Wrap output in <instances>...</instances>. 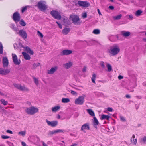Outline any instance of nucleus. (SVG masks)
I'll use <instances>...</instances> for the list:
<instances>
[{"instance_id": "7", "label": "nucleus", "mask_w": 146, "mask_h": 146, "mask_svg": "<svg viewBox=\"0 0 146 146\" xmlns=\"http://www.w3.org/2000/svg\"><path fill=\"white\" fill-rule=\"evenodd\" d=\"M77 3L79 6L83 7H87L90 5L89 3L87 1H80L78 2Z\"/></svg>"}, {"instance_id": "34", "label": "nucleus", "mask_w": 146, "mask_h": 146, "mask_svg": "<svg viewBox=\"0 0 146 146\" xmlns=\"http://www.w3.org/2000/svg\"><path fill=\"white\" fill-rule=\"evenodd\" d=\"M26 133V131H23L19 132L18 133V134L20 136H22L23 137H24Z\"/></svg>"}, {"instance_id": "45", "label": "nucleus", "mask_w": 146, "mask_h": 146, "mask_svg": "<svg viewBox=\"0 0 146 146\" xmlns=\"http://www.w3.org/2000/svg\"><path fill=\"white\" fill-rule=\"evenodd\" d=\"M19 23L23 26H25L26 25V23L23 20H21L20 21Z\"/></svg>"}, {"instance_id": "47", "label": "nucleus", "mask_w": 146, "mask_h": 146, "mask_svg": "<svg viewBox=\"0 0 146 146\" xmlns=\"http://www.w3.org/2000/svg\"><path fill=\"white\" fill-rule=\"evenodd\" d=\"M120 120L123 122H124L126 121V119L124 117L122 116L120 117Z\"/></svg>"}, {"instance_id": "13", "label": "nucleus", "mask_w": 146, "mask_h": 146, "mask_svg": "<svg viewBox=\"0 0 146 146\" xmlns=\"http://www.w3.org/2000/svg\"><path fill=\"white\" fill-rule=\"evenodd\" d=\"M46 121L48 125L52 127H54L56 126L58 124V122L57 121H50L46 119Z\"/></svg>"}, {"instance_id": "32", "label": "nucleus", "mask_w": 146, "mask_h": 146, "mask_svg": "<svg viewBox=\"0 0 146 146\" xmlns=\"http://www.w3.org/2000/svg\"><path fill=\"white\" fill-rule=\"evenodd\" d=\"M141 142L144 144H146V136H145L141 139Z\"/></svg>"}, {"instance_id": "62", "label": "nucleus", "mask_w": 146, "mask_h": 146, "mask_svg": "<svg viewBox=\"0 0 146 146\" xmlns=\"http://www.w3.org/2000/svg\"><path fill=\"white\" fill-rule=\"evenodd\" d=\"M97 11H98V12L99 15H102V14H101V13L100 11V10L98 9H97Z\"/></svg>"}, {"instance_id": "36", "label": "nucleus", "mask_w": 146, "mask_h": 146, "mask_svg": "<svg viewBox=\"0 0 146 146\" xmlns=\"http://www.w3.org/2000/svg\"><path fill=\"white\" fill-rule=\"evenodd\" d=\"M142 13V11L141 10H138L136 11L135 13V15L136 16H140Z\"/></svg>"}, {"instance_id": "8", "label": "nucleus", "mask_w": 146, "mask_h": 146, "mask_svg": "<svg viewBox=\"0 0 146 146\" xmlns=\"http://www.w3.org/2000/svg\"><path fill=\"white\" fill-rule=\"evenodd\" d=\"M13 19L16 23L19 21L20 19V16L19 13L18 12L14 13L13 15Z\"/></svg>"}, {"instance_id": "17", "label": "nucleus", "mask_w": 146, "mask_h": 146, "mask_svg": "<svg viewBox=\"0 0 146 146\" xmlns=\"http://www.w3.org/2000/svg\"><path fill=\"white\" fill-rule=\"evenodd\" d=\"M85 130H90V127L89 125L87 123L84 124L81 127V130L83 131L84 132H85V131H84Z\"/></svg>"}, {"instance_id": "1", "label": "nucleus", "mask_w": 146, "mask_h": 146, "mask_svg": "<svg viewBox=\"0 0 146 146\" xmlns=\"http://www.w3.org/2000/svg\"><path fill=\"white\" fill-rule=\"evenodd\" d=\"M119 46L117 44H115L111 46L108 50V52L111 55L113 56L117 54L120 51Z\"/></svg>"}, {"instance_id": "2", "label": "nucleus", "mask_w": 146, "mask_h": 146, "mask_svg": "<svg viewBox=\"0 0 146 146\" xmlns=\"http://www.w3.org/2000/svg\"><path fill=\"white\" fill-rule=\"evenodd\" d=\"M39 110L36 107L31 106L26 108L25 109V112L28 115H33L38 112Z\"/></svg>"}, {"instance_id": "61", "label": "nucleus", "mask_w": 146, "mask_h": 146, "mask_svg": "<svg viewBox=\"0 0 146 146\" xmlns=\"http://www.w3.org/2000/svg\"><path fill=\"white\" fill-rule=\"evenodd\" d=\"M21 144L23 146H26V143L25 142L23 141L21 142Z\"/></svg>"}, {"instance_id": "64", "label": "nucleus", "mask_w": 146, "mask_h": 146, "mask_svg": "<svg viewBox=\"0 0 146 146\" xmlns=\"http://www.w3.org/2000/svg\"><path fill=\"white\" fill-rule=\"evenodd\" d=\"M77 144L76 143H74L71 145L70 146H76Z\"/></svg>"}, {"instance_id": "54", "label": "nucleus", "mask_w": 146, "mask_h": 146, "mask_svg": "<svg viewBox=\"0 0 146 146\" xmlns=\"http://www.w3.org/2000/svg\"><path fill=\"white\" fill-rule=\"evenodd\" d=\"M56 23L58 24V26L59 27L60 29H62V25L61 24H60L57 21H56Z\"/></svg>"}, {"instance_id": "57", "label": "nucleus", "mask_w": 146, "mask_h": 146, "mask_svg": "<svg viewBox=\"0 0 146 146\" xmlns=\"http://www.w3.org/2000/svg\"><path fill=\"white\" fill-rule=\"evenodd\" d=\"M123 77L122 76L119 75L118 76V78L119 80L121 79H123Z\"/></svg>"}, {"instance_id": "59", "label": "nucleus", "mask_w": 146, "mask_h": 146, "mask_svg": "<svg viewBox=\"0 0 146 146\" xmlns=\"http://www.w3.org/2000/svg\"><path fill=\"white\" fill-rule=\"evenodd\" d=\"M109 8L110 9L112 10L113 9H114V7H113V6H109Z\"/></svg>"}, {"instance_id": "28", "label": "nucleus", "mask_w": 146, "mask_h": 146, "mask_svg": "<svg viewBox=\"0 0 146 146\" xmlns=\"http://www.w3.org/2000/svg\"><path fill=\"white\" fill-rule=\"evenodd\" d=\"M70 31V29L69 28H65L62 30V33L64 35H66Z\"/></svg>"}, {"instance_id": "22", "label": "nucleus", "mask_w": 146, "mask_h": 146, "mask_svg": "<svg viewBox=\"0 0 146 146\" xmlns=\"http://www.w3.org/2000/svg\"><path fill=\"white\" fill-rule=\"evenodd\" d=\"M135 136L134 135H133L132 138L131 139V142L133 145H136L137 143V140L136 139H135Z\"/></svg>"}, {"instance_id": "27", "label": "nucleus", "mask_w": 146, "mask_h": 146, "mask_svg": "<svg viewBox=\"0 0 146 146\" xmlns=\"http://www.w3.org/2000/svg\"><path fill=\"white\" fill-rule=\"evenodd\" d=\"M64 131L61 129H56L51 131L50 134H55L57 133L63 132Z\"/></svg>"}, {"instance_id": "55", "label": "nucleus", "mask_w": 146, "mask_h": 146, "mask_svg": "<svg viewBox=\"0 0 146 146\" xmlns=\"http://www.w3.org/2000/svg\"><path fill=\"white\" fill-rule=\"evenodd\" d=\"M6 132L8 133H9L11 134H12L13 133L12 131L9 130H7L6 131Z\"/></svg>"}, {"instance_id": "12", "label": "nucleus", "mask_w": 146, "mask_h": 146, "mask_svg": "<svg viewBox=\"0 0 146 146\" xmlns=\"http://www.w3.org/2000/svg\"><path fill=\"white\" fill-rule=\"evenodd\" d=\"M10 70L9 69H3L1 68L0 74L2 75H6L10 73Z\"/></svg>"}, {"instance_id": "38", "label": "nucleus", "mask_w": 146, "mask_h": 146, "mask_svg": "<svg viewBox=\"0 0 146 146\" xmlns=\"http://www.w3.org/2000/svg\"><path fill=\"white\" fill-rule=\"evenodd\" d=\"M106 66L108 68V71L109 72H110L112 70V67L111 65L109 64H107Z\"/></svg>"}, {"instance_id": "60", "label": "nucleus", "mask_w": 146, "mask_h": 146, "mask_svg": "<svg viewBox=\"0 0 146 146\" xmlns=\"http://www.w3.org/2000/svg\"><path fill=\"white\" fill-rule=\"evenodd\" d=\"M86 67H84L82 71L84 72H86Z\"/></svg>"}, {"instance_id": "51", "label": "nucleus", "mask_w": 146, "mask_h": 146, "mask_svg": "<svg viewBox=\"0 0 146 146\" xmlns=\"http://www.w3.org/2000/svg\"><path fill=\"white\" fill-rule=\"evenodd\" d=\"M70 92L73 95H76L77 94V93L76 92L72 90H70Z\"/></svg>"}, {"instance_id": "37", "label": "nucleus", "mask_w": 146, "mask_h": 146, "mask_svg": "<svg viewBox=\"0 0 146 146\" xmlns=\"http://www.w3.org/2000/svg\"><path fill=\"white\" fill-rule=\"evenodd\" d=\"M10 27L11 28L13 29L14 31H17V28L15 27V25L13 24H11Z\"/></svg>"}, {"instance_id": "25", "label": "nucleus", "mask_w": 146, "mask_h": 146, "mask_svg": "<svg viewBox=\"0 0 146 146\" xmlns=\"http://www.w3.org/2000/svg\"><path fill=\"white\" fill-rule=\"evenodd\" d=\"M60 108V107L59 106H56L52 108L51 110L52 112H55L59 110Z\"/></svg>"}, {"instance_id": "3", "label": "nucleus", "mask_w": 146, "mask_h": 146, "mask_svg": "<svg viewBox=\"0 0 146 146\" xmlns=\"http://www.w3.org/2000/svg\"><path fill=\"white\" fill-rule=\"evenodd\" d=\"M86 95L84 94L79 96L75 100V104L76 105H82L84 102V99Z\"/></svg>"}, {"instance_id": "23", "label": "nucleus", "mask_w": 146, "mask_h": 146, "mask_svg": "<svg viewBox=\"0 0 146 146\" xmlns=\"http://www.w3.org/2000/svg\"><path fill=\"white\" fill-rule=\"evenodd\" d=\"M19 90L23 91H28L29 89L25 86H22L21 84Z\"/></svg>"}, {"instance_id": "18", "label": "nucleus", "mask_w": 146, "mask_h": 146, "mask_svg": "<svg viewBox=\"0 0 146 146\" xmlns=\"http://www.w3.org/2000/svg\"><path fill=\"white\" fill-rule=\"evenodd\" d=\"M57 69L56 67H55L51 68L50 70H48L47 71V73L48 74H54Z\"/></svg>"}, {"instance_id": "6", "label": "nucleus", "mask_w": 146, "mask_h": 146, "mask_svg": "<svg viewBox=\"0 0 146 146\" xmlns=\"http://www.w3.org/2000/svg\"><path fill=\"white\" fill-rule=\"evenodd\" d=\"M50 13L52 16L55 19H60L61 18V16L60 14L56 11H52Z\"/></svg>"}, {"instance_id": "48", "label": "nucleus", "mask_w": 146, "mask_h": 146, "mask_svg": "<svg viewBox=\"0 0 146 146\" xmlns=\"http://www.w3.org/2000/svg\"><path fill=\"white\" fill-rule=\"evenodd\" d=\"M35 137L33 136H32L31 137H29V139L31 141L33 142H34V140H33L32 139H34Z\"/></svg>"}, {"instance_id": "10", "label": "nucleus", "mask_w": 146, "mask_h": 146, "mask_svg": "<svg viewBox=\"0 0 146 146\" xmlns=\"http://www.w3.org/2000/svg\"><path fill=\"white\" fill-rule=\"evenodd\" d=\"M12 55L13 60L14 64L16 65H19L20 63V60L18 59L17 55L14 54H12Z\"/></svg>"}, {"instance_id": "58", "label": "nucleus", "mask_w": 146, "mask_h": 146, "mask_svg": "<svg viewBox=\"0 0 146 146\" xmlns=\"http://www.w3.org/2000/svg\"><path fill=\"white\" fill-rule=\"evenodd\" d=\"M129 18L131 20L132 19H133V15H129Z\"/></svg>"}, {"instance_id": "21", "label": "nucleus", "mask_w": 146, "mask_h": 146, "mask_svg": "<svg viewBox=\"0 0 146 146\" xmlns=\"http://www.w3.org/2000/svg\"><path fill=\"white\" fill-rule=\"evenodd\" d=\"M22 54L24 56V58L26 60H29L31 59L30 56L26 52H23Z\"/></svg>"}, {"instance_id": "31", "label": "nucleus", "mask_w": 146, "mask_h": 146, "mask_svg": "<svg viewBox=\"0 0 146 146\" xmlns=\"http://www.w3.org/2000/svg\"><path fill=\"white\" fill-rule=\"evenodd\" d=\"M61 101L63 103H67L70 101V100L68 98H63L62 99Z\"/></svg>"}, {"instance_id": "40", "label": "nucleus", "mask_w": 146, "mask_h": 146, "mask_svg": "<svg viewBox=\"0 0 146 146\" xmlns=\"http://www.w3.org/2000/svg\"><path fill=\"white\" fill-rule=\"evenodd\" d=\"M0 101L4 105H7L8 104L7 101H5L4 99H1L0 100Z\"/></svg>"}, {"instance_id": "35", "label": "nucleus", "mask_w": 146, "mask_h": 146, "mask_svg": "<svg viewBox=\"0 0 146 146\" xmlns=\"http://www.w3.org/2000/svg\"><path fill=\"white\" fill-rule=\"evenodd\" d=\"M96 77V75L94 74L93 73L92 77L91 78L92 80L93 83L95 84V80Z\"/></svg>"}, {"instance_id": "46", "label": "nucleus", "mask_w": 146, "mask_h": 146, "mask_svg": "<svg viewBox=\"0 0 146 146\" xmlns=\"http://www.w3.org/2000/svg\"><path fill=\"white\" fill-rule=\"evenodd\" d=\"M3 53V46L1 43L0 42V53L2 54Z\"/></svg>"}, {"instance_id": "20", "label": "nucleus", "mask_w": 146, "mask_h": 146, "mask_svg": "<svg viewBox=\"0 0 146 146\" xmlns=\"http://www.w3.org/2000/svg\"><path fill=\"white\" fill-rule=\"evenodd\" d=\"M64 23L66 26H68L70 25V23L69 20L66 17H65L64 19Z\"/></svg>"}, {"instance_id": "49", "label": "nucleus", "mask_w": 146, "mask_h": 146, "mask_svg": "<svg viewBox=\"0 0 146 146\" xmlns=\"http://www.w3.org/2000/svg\"><path fill=\"white\" fill-rule=\"evenodd\" d=\"M1 138L3 139H5L10 138L9 136H5L4 135H2L1 136Z\"/></svg>"}, {"instance_id": "41", "label": "nucleus", "mask_w": 146, "mask_h": 146, "mask_svg": "<svg viewBox=\"0 0 146 146\" xmlns=\"http://www.w3.org/2000/svg\"><path fill=\"white\" fill-rule=\"evenodd\" d=\"M37 33L38 35L40 38H43V35L39 31H37Z\"/></svg>"}, {"instance_id": "53", "label": "nucleus", "mask_w": 146, "mask_h": 146, "mask_svg": "<svg viewBox=\"0 0 146 146\" xmlns=\"http://www.w3.org/2000/svg\"><path fill=\"white\" fill-rule=\"evenodd\" d=\"M107 110L108 111L110 112H112L113 111V109L112 108L108 107L107 108Z\"/></svg>"}, {"instance_id": "56", "label": "nucleus", "mask_w": 146, "mask_h": 146, "mask_svg": "<svg viewBox=\"0 0 146 146\" xmlns=\"http://www.w3.org/2000/svg\"><path fill=\"white\" fill-rule=\"evenodd\" d=\"M7 143L9 146H13V145L12 143L8 141L7 142Z\"/></svg>"}, {"instance_id": "39", "label": "nucleus", "mask_w": 146, "mask_h": 146, "mask_svg": "<svg viewBox=\"0 0 146 146\" xmlns=\"http://www.w3.org/2000/svg\"><path fill=\"white\" fill-rule=\"evenodd\" d=\"M40 65V63H34L33 65V67L34 69H35L37 67L39 66Z\"/></svg>"}, {"instance_id": "50", "label": "nucleus", "mask_w": 146, "mask_h": 146, "mask_svg": "<svg viewBox=\"0 0 146 146\" xmlns=\"http://www.w3.org/2000/svg\"><path fill=\"white\" fill-rule=\"evenodd\" d=\"M87 14L85 12L83 13L82 14V17L83 18H85L87 17Z\"/></svg>"}, {"instance_id": "33", "label": "nucleus", "mask_w": 146, "mask_h": 146, "mask_svg": "<svg viewBox=\"0 0 146 146\" xmlns=\"http://www.w3.org/2000/svg\"><path fill=\"white\" fill-rule=\"evenodd\" d=\"M92 33L96 35L99 34L100 33V31L98 29H95L93 31Z\"/></svg>"}, {"instance_id": "11", "label": "nucleus", "mask_w": 146, "mask_h": 146, "mask_svg": "<svg viewBox=\"0 0 146 146\" xmlns=\"http://www.w3.org/2000/svg\"><path fill=\"white\" fill-rule=\"evenodd\" d=\"M72 51L70 50H65L61 52V55H68L72 53Z\"/></svg>"}, {"instance_id": "16", "label": "nucleus", "mask_w": 146, "mask_h": 146, "mask_svg": "<svg viewBox=\"0 0 146 146\" xmlns=\"http://www.w3.org/2000/svg\"><path fill=\"white\" fill-rule=\"evenodd\" d=\"M2 62L3 67H7L9 64V62L8 59L7 57H4L3 58Z\"/></svg>"}, {"instance_id": "26", "label": "nucleus", "mask_w": 146, "mask_h": 146, "mask_svg": "<svg viewBox=\"0 0 146 146\" xmlns=\"http://www.w3.org/2000/svg\"><path fill=\"white\" fill-rule=\"evenodd\" d=\"M110 118V117L108 115L103 114L101 116V119L102 120L106 119L108 121H109Z\"/></svg>"}, {"instance_id": "5", "label": "nucleus", "mask_w": 146, "mask_h": 146, "mask_svg": "<svg viewBox=\"0 0 146 146\" xmlns=\"http://www.w3.org/2000/svg\"><path fill=\"white\" fill-rule=\"evenodd\" d=\"M70 17L74 25H79L81 23V22L80 21V19L78 16L73 15H71Z\"/></svg>"}, {"instance_id": "9", "label": "nucleus", "mask_w": 146, "mask_h": 146, "mask_svg": "<svg viewBox=\"0 0 146 146\" xmlns=\"http://www.w3.org/2000/svg\"><path fill=\"white\" fill-rule=\"evenodd\" d=\"M17 34H19L24 39L26 38L27 37V34L26 32L23 30H19V32H16Z\"/></svg>"}, {"instance_id": "63", "label": "nucleus", "mask_w": 146, "mask_h": 146, "mask_svg": "<svg viewBox=\"0 0 146 146\" xmlns=\"http://www.w3.org/2000/svg\"><path fill=\"white\" fill-rule=\"evenodd\" d=\"M43 146H48L47 145L45 144L43 141L42 142Z\"/></svg>"}, {"instance_id": "14", "label": "nucleus", "mask_w": 146, "mask_h": 146, "mask_svg": "<svg viewBox=\"0 0 146 146\" xmlns=\"http://www.w3.org/2000/svg\"><path fill=\"white\" fill-rule=\"evenodd\" d=\"M73 65V63L70 61L65 63L63 64V67L65 68L68 69L71 68Z\"/></svg>"}, {"instance_id": "42", "label": "nucleus", "mask_w": 146, "mask_h": 146, "mask_svg": "<svg viewBox=\"0 0 146 146\" xmlns=\"http://www.w3.org/2000/svg\"><path fill=\"white\" fill-rule=\"evenodd\" d=\"M33 78L35 83L36 85H38L39 83L38 80V79L35 77Z\"/></svg>"}, {"instance_id": "15", "label": "nucleus", "mask_w": 146, "mask_h": 146, "mask_svg": "<svg viewBox=\"0 0 146 146\" xmlns=\"http://www.w3.org/2000/svg\"><path fill=\"white\" fill-rule=\"evenodd\" d=\"M23 48L27 52V53L30 54L31 55H33L34 54L33 51L31 50L30 48L27 46L24 47L23 46H22Z\"/></svg>"}, {"instance_id": "19", "label": "nucleus", "mask_w": 146, "mask_h": 146, "mask_svg": "<svg viewBox=\"0 0 146 146\" xmlns=\"http://www.w3.org/2000/svg\"><path fill=\"white\" fill-rule=\"evenodd\" d=\"M93 123L94 127L96 129H97V126L99 124V122L96 117H94V120Z\"/></svg>"}, {"instance_id": "52", "label": "nucleus", "mask_w": 146, "mask_h": 146, "mask_svg": "<svg viewBox=\"0 0 146 146\" xmlns=\"http://www.w3.org/2000/svg\"><path fill=\"white\" fill-rule=\"evenodd\" d=\"M100 65L103 68H104L105 67V65L104 64V62H101L100 63Z\"/></svg>"}, {"instance_id": "30", "label": "nucleus", "mask_w": 146, "mask_h": 146, "mask_svg": "<svg viewBox=\"0 0 146 146\" xmlns=\"http://www.w3.org/2000/svg\"><path fill=\"white\" fill-rule=\"evenodd\" d=\"M87 111L88 113L92 116H94L95 114L94 112L91 109H88L87 110Z\"/></svg>"}, {"instance_id": "29", "label": "nucleus", "mask_w": 146, "mask_h": 146, "mask_svg": "<svg viewBox=\"0 0 146 146\" xmlns=\"http://www.w3.org/2000/svg\"><path fill=\"white\" fill-rule=\"evenodd\" d=\"M122 17V15L121 14H120L116 16H113V18L114 20H118L120 19Z\"/></svg>"}, {"instance_id": "4", "label": "nucleus", "mask_w": 146, "mask_h": 146, "mask_svg": "<svg viewBox=\"0 0 146 146\" xmlns=\"http://www.w3.org/2000/svg\"><path fill=\"white\" fill-rule=\"evenodd\" d=\"M39 9L42 11H44L47 8L46 5V3L44 1H40L39 2L37 5Z\"/></svg>"}, {"instance_id": "24", "label": "nucleus", "mask_w": 146, "mask_h": 146, "mask_svg": "<svg viewBox=\"0 0 146 146\" xmlns=\"http://www.w3.org/2000/svg\"><path fill=\"white\" fill-rule=\"evenodd\" d=\"M122 35L124 37H127L129 36L131 34L130 32L126 31H122L121 32Z\"/></svg>"}, {"instance_id": "43", "label": "nucleus", "mask_w": 146, "mask_h": 146, "mask_svg": "<svg viewBox=\"0 0 146 146\" xmlns=\"http://www.w3.org/2000/svg\"><path fill=\"white\" fill-rule=\"evenodd\" d=\"M13 85L16 88L19 90L21 84H19L14 83L13 84Z\"/></svg>"}, {"instance_id": "44", "label": "nucleus", "mask_w": 146, "mask_h": 146, "mask_svg": "<svg viewBox=\"0 0 146 146\" xmlns=\"http://www.w3.org/2000/svg\"><path fill=\"white\" fill-rule=\"evenodd\" d=\"M30 7L29 6H26L25 7H23L22 8V10H21V12L22 13H23L24 11H26L28 7Z\"/></svg>"}]
</instances>
